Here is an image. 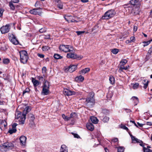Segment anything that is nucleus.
Instances as JSON below:
<instances>
[{"mask_svg": "<svg viewBox=\"0 0 152 152\" xmlns=\"http://www.w3.org/2000/svg\"><path fill=\"white\" fill-rule=\"evenodd\" d=\"M94 94L93 92H90L89 94V97L86 98L85 103L88 107H91L95 103V99L94 98Z\"/></svg>", "mask_w": 152, "mask_h": 152, "instance_id": "1", "label": "nucleus"}, {"mask_svg": "<svg viewBox=\"0 0 152 152\" xmlns=\"http://www.w3.org/2000/svg\"><path fill=\"white\" fill-rule=\"evenodd\" d=\"M14 145L11 142H6L0 145V151H7L9 150L13 149Z\"/></svg>", "mask_w": 152, "mask_h": 152, "instance_id": "2", "label": "nucleus"}, {"mask_svg": "<svg viewBox=\"0 0 152 152\" xmlns=\"http://www.w3.org/2000/svg\"><path fill=\"white\" fill-rule=\"evenodd\" d=\"M15 115L16 119H19L20 124H23L26 119V114H22L21 112L17 111L15 112Z\"/></svg>", "mask_w": 152, "mask_h": 152, "instance_id": "3", "label": "nucleus"}, {"mask_svg": "<svg viewBox=\"0 0 152 152\" xmlns=\"http://www.w3.org/2000/svg\"><path fill=\"white\" fill-rule=\"evenodd\" d=\"M68 52L66 55V57L68 58L80 60L83 57V56L77 55L75 53L73 49L72 51H71V52Z\"/></svg>", "mask_w": 152, "mask_h": 152, "instance_id": "4", "label": "nucleus"}, {"mask_svg": "<svg viewBox=\"0 0 152 152\" xmlns=\"http://www.w3.org/2000/svg\"><path fill=\"white\" fill-rule=\"evenodd\" d=\"M20 56V61L23 64L26 63L28 59L27 53L25 50H22L19 52Z\"/></svg>", "mask_w": 152, "mask_h": 152, "instance_id": "5", "label": "nucleus"}, {"mask_svg": "<svg viewBox=\"0 0 152 152\" xmlns=\"http://www.w3.org/2000/svg\"><path fill=\"white\" fill-rule=\"evenodd\" d=\"M115 14V12L113 10H110L105 13L102 17L103 19H108L113 17Z\"/></svg>", "mask_w": 152, "mask_h": 152, "instance_id": "6", "label": "nucleus"}, {"mask_svg": "<svg viewBox=\"0 0 152 152\" xmlns=\"http://www.w3.org/2000/svg\"><path fill=\"white\" fill-rule=\"evenodd\" d=\"M59 49L61 51L67 53L71 52V51H72L73 48L72 47L71 45H62L59 46Z\"/></svg>", "mask_w": 152, "mask_h": 152, "instance_id": "7", "label": "nucleus"}, {"mask_svg": "<svg viewBox=\"0 0 152 152\" xmlns=\"http://www.w3.org/2000/svg\"><path fill=\"white\" fill-rule=\"evenodd\" d=\"M65 71L66 72H72L77 68V66L75 65H70L69 66L65 67Z\"/></svg>", "mask_w": 152, "mask_h": 152, "instance_id": "8", "label": "nucleus"}, {"mask_svg": "<svg viewBox=\"0 0 152 152\" xmlns=\"http://www.w3.org/2000/svg\"><path fill=\"white\" fill-rule=\"evenodd\" d=\"M9 39L10 42L13 44L17 45L19 42L15 36L13 34H11L9 37Z\"/></svg>", "mask_w": 152, "mask_h": 152, "instance_id": "9", "label": "nucleus"}, {"mask_svg": "<svg viewBox=\"0 0 152 152\" xmlns=\"http://www.w3.org/2000/svg\"><path fill=\"white\" fill-rule=\"evenodd\" d=\"M40 7H39L38 8H34L33 10H31L29 11V12L30 13L34 15H40L42 13L41 11L40 10Z\"/></svg>", "mask_w": 152, "mask_h": 152, "instance_id": "10", "label": "nucleus"}, {"mask_svg": "<svg viewBox=\"0 0 152 152\" xmlns=\"http://www.w3.org/2000/svg\"><path fill=\"white\" fill-rule=\"evenodd\" d=\"M10 29L9 25L7 24L1 27L0 28V31L1 33L5 34L8 32L9 31Z\"/></svg>", "mask_w": 152, "mask_h": 152, "instance_id": "11", "label": "nucleus"}, {"mask_svg": "<svg viewBox=\"0 0 152 152\" xmlns=\"http://www.w3.org/2000/svg\"><path fill=\"white\" fill-rule=\"evenodd\" d=\"M63 93L65 95L70 96L74 95L76 94L75 92L71 91L67 89H64Z\"/></svg>", "mask_w": 152, "mask_h": 152, "instance_id": "12", "label": "nucleus"}, {"mask_svg": "<svg viewBox=\"0 0 152 152\" xmlns=\"http://www.w3.org/2000/svg\"><path fill=\"white\" fill-rule=\"evenodd\" d=\"M19 139L21 145L23 146H25L27 139L26 137L24 136H22L20 137Z\"/></svg>", "mask_w": 152, "mask_h": 152, "instance_id": "13", "label": "nucleus"}, {"mask_svg": "<svg viewBox=\"0 0 152 152\" xmlns=\"http://www.w3.org/2000/svg\"><path fill=\"white\" fill-rule=\"evenodd\" d=\"M90 70V69L89 68H86L84 69H82L79 71V73L81 75H84L87 73Z\"/></svg>", "mask_w": 152, "mask_h": 152, "instance_id": "14", "label": "nucleus"}, {"mask_svg": "<svg viewBox=\"0 0 152 152\" xmlns=\"http://www.w3.org/2000/svg\"><path fill=\"white\" fill-rule=\"evenodd\" d=\"M87 129L89 130L92 131L94 130V127L93 125L91 123H87L86 125Z\"/></svg>", "mask_w": 152, "mask_h": 152, "instance_id": "15", "label": "nucleus"}, {"mask_svg": "<svg viewBox=\"0 0 152 152\" xmlns=\"http://www.w3.org/2000/svg\"><path fill=\"white\" fill-rule=\"evenodd\" d=\"M84 80V77L81 75L77 76L75 78V80L77 82H82Z\"/></svg>", "mask_w": 152, "mask_h": 152, "instance_id": "16", "label": "nucleus"}, {"mask_svg": "<svg viewBox=\"0 0 152 152\" xmlns=\"http://www.w3.org/2000/svg\"><path fill=\"white\" fill-rule=\"evenodd\" d=\"M55 1L57 2L56 5L57 7L60 9H63V4L61 1L60 0H55Z\"/></svg>", "mask_w": 152, "mask_h": 152, "instance_id": "17", "label": "nucleus"}, {"mask_svg": "<svg viewBox=\"0 0 152 152\" xmlns=\"http://www.w3.org/2000/svg\"><path fill=\"white\" fill-rule=\"evenodd\" d=\"M60 152H68L67 147L64 145H61Z\"/></svg>", "mask_w": 152, "mask_h": 152, "instance_id": "18", "label": "nucleus"}, {"mask_svg": "<svg viewBox=\"0 0 152 152\" xmlns=\"http://www.w3.org/2000/svg\"><path fill=\"white\" fill-rule=\"evenodd\" d=\"M149 81L146 79H144L143 80L142 83L144 85L143 88L145 89L147 88L148 86Z\"/></svg>", "mask_w": 152, "mask_h": 152, "instance_id": "19", "label": "nucleus"}, {"mask_svg": "<svg viewBox=\"0 0 152 152\" xmlns=\"http://www.w3.org/2000/svg\"><path fill=\"white\" fill-rule=\"evenodd\" d=\"M50 91L49 89L43 88L41 92L42 94L44 95H47L49 94Z\"/></svg>", "mask_w": 152, "mask_h": 152, "instance_id": "20", "label": "nucleus"}, {"mask_svg": "<svg viewBox=\"0 0 152 152\" xmlns=\"http://www.w3.org/2000/svg\"><path fill=\"white\" fill-rule=\"evenodd\" d=\"M32 81L33 84L34 86L35 87L38 86L40 84V83L39 81L33 78H32Z\"/></svg>", "mask_w": 152, "mask_h": 152, "instance_id": "21", "label": "nucleus"}, {"mask_svg": "<svg viewBox=\"0 0 152 152\" xmlns=\"http://www.w3.org/2000/svg\"><path fill=\"white\" fill-rule=\"evenodd\" d=\"M90 119L91 121L94 124H96L98 122V120L96 117L94 116L91 117Z\"/></svg>", "mask_w": 152, "mask_h": 152, "instance_id": "22", "label": "nucleus"}, {"mask_svg": "<svg viewBox=\"0 0 152 152\" xmlns=\"http://www.w3.org/2000/svg\"><path fill=\"white\" fill-rule=\"evenodd\" d=\"M131 137L132 141H135L136 142L138 143H142V142L141 140H140L132 136V135H131Z\"/></svg>", "mask_w": 152, "mask_h": 152, "instance_id": "23", "label": "nucleus"}, {"mask_svg": "<svg viewBox=\"0 0 152 152\" xmlns=\"http://www.w3.org/2000/svg\"><path fill=\"white\" fill-rule=\"evenodd\" d=\"M9 6L10 7V10H15V5L13 4V3L10 1L9 2Z\"/></svg>", "mask_w": 152, "mask_h": 152, "instance_id": "24", "label": "nucleus"}, {"mask_svg": "<svg viewBox=\"0 0 152 152\" xmlns=\"http://www.w3.org/2000/svg\"><path fill=\"white\" fill-rule=\"evenodd\" d=\"M131 100L134 101L135 104L137 105L139 102V99L136 96H133L132 97Z\"/></svg>", "mask_w": 152, "mask_h": 152, "instance_id": "25", "label": "nucleus"}, {"mask_svg": "<svg viewBox=\"0 0 152 152\" xmlns=\"http://www.w3.org/2000/svg\"><path fill=\"white\" fill-rule=\"evenodd\" d=\"M50 85L48 82L45 81L42 87L43 88L49 89V88Z\"/></svg>", "mask_w": 152, "mask_h": 152, "instance_id": "26", "label": "nucleus"}, {"mask_svg": "<svg viewBox=\"0 0 152 152\" xmlns=\"http://www.w3.org/2000/svg\"><path fill=\"white\" fill-rule=\"evenodd\" d=\"M16 131L17 130L16 128L13 129L12 128V129H9L8 132L10 134H12L13 133L16 132Z\"/></svg>", "mask_w": 152, "mask_h": 152, "instance_id": "27", "label": "nucleus"}, {"mask_svg": "<svg viewBox=\"0 0 152 152\" xmlns=\"http://www.w3.org/2000/svg\"><path fill=\"white\" fill-rule=\"evenodd\" d=\"M138 1L137 0H131L129 2V4L134 6L136 4V3H137Z\"/></svg>", "mask_w": 152, "mask_h": 152, "instance_id": "28", "label": "nucleus"}, {"mask_svg": "<svg viewBox=\"0 0 152 152\" xmlns=\"http://www.w3.org/2000/svg\"><path fill=\"white\" fill-rule=\"evenodd\" d=\"M61 116L64 120L66 121H69L71 119V117L66 116L64 114H62Z\"/></svg>", "mask_w": 152, "mask_h": 152, "instance_id": "29", "label": "nucleus"}, {"mask_svg": "<svg viewBox=\"0 0 152 152\" xmlns=\"http://www.w3.org/2000/svg\"><path fill=\"white\" fill-rule=\"evenodd\" d=\"M109 80L110 81V83L111 84H113L114 83L115 79L113 76H110Z\"/></svg>", "mask_w": 152, "mask_h": 152, "instance_id": "30", "label": "nucleus"}, {"mask_svg": "<svg viewBox=\"0 0 152 152\" xmlns=\"http://www.w3.org/2000/svg\"><path fill=\"white\" fill-rule=\"evenodd\" d=\"M54 57L56 59H61L62 58V56L57 54H55L54 55Z\"/></svg>", "mask_w": 152, "mask_h": 152, "instance_id": "31", "label": "nucleus"}, {"mask_svg": "<svg viewBox=\"0 0 152 152\" xmlns=\"http://www.w3.org/2000/svg\"><path fill=\"white\" fill-rule=\"evenodd\" d=\"M4 121L0 120V128L1 129V127H3V126H4V127H5L6 126V124H5Z\"/></svg>", "mask_w": 152, "mask_h": 152, "instance_id": "32", "label": "nucleus"}, {"mask_svg": "<svg viewBox=\"0 0 152 152\" xmlns=\"http://www.w3.org/2000/svg\"><path fill=\"white\" fill-rule=\"evenodd\" d=\"M127 62V61L126 59H124L120 62V65H124Z\"/></svg>", "mask_w": 152, "mask_h": 152, "instance_id": "33", "label": "nucleus"}, {"mask_svg": "<svg viewBox=\"0 0 152 152\" xmlns=\"http://www.w3.org/2000/svg\"><path fill=\"white\" fill-rule=\"evenodd\" d=\"M124 148L122 147H119L118 148V152H124Z\"/></svg>", "mask_w": 152, "mask_h": 152, "instance_id": "34", "label": "nucleus"}, {"mask_svg": "<svg viewBox=\"0 0 152 152\" xmlns=\"http://www.w3.org/2000/svg\"><path fill=\"white\" fill-rule=\"evenodd\" d=\"M139 85V84L138 83H135L133 84L132 86L133 88L134 89H136L138 88Z\"/></svg>", "mask_w": 152, "mask_h": 152, "instance_id": "35", "label": "nucleus"}, {"mask_svg": "<svg viewBox=\"0 0 152 152\" xmlns=\"http://www.w3.org/2000/svg\"><path fill=\"white\" fill-rule=\"evenodd\" d=\"M143 150L144 152H152V151L151 150L145 147L143 148Z\"/></svg>", "mask_w": 152, "mask_h": 152, "instance_id": "36", "label": "nucleus"}, {"mask_svg": "<svg viewBox=\"0 0 152 152\" xmlns=\"http://www.w3.org/2000/svg\"><path fill=\"white\" fill-rule=\"evenodd\" d=\"M109 118L105 116L103 119V121L104 122H107L109 120Z\"/></svg>", "mask_w": 152, "mask_h": 152, "instance_id": "37", "label": "nucleus"}, {"mask_svg": "<svg viewBox=\"0 0 152 152\" xmlns=\"http://www.w3.org/2000/svg\"><path fill=\"white\" fill-rule=\"evenodd\" d=\"M10 60L8 58H6L4 59L3 60V62L4 64H7L9 63Z\"/></svg>", "mask_w": 152, "mask_h": 152, "instance_id": "38", "label": "nucleus"}, {"mask_svg": "<svg viewBox=\"0 0 152 152\" xmlns=\"http://www.w3.org/2000/svg\"><path fill=\"white\" fill-rule=\"evenodd\" d=\"M29 118H30V121H34L35 118L34 115L32 114L29 115Z\"/></svg>", "mask_w": 152, "mask_h": 152, "instance_id": "39", "label": "nucleus"}, {"mask_svg": "<svg viewBox=\"0 0 152 152\" xmlns=\"http://www.w3.org/2000/svg\"><path fill=\"white\" fill-rule=\"evenodd\" d=\"M112 52L114 54H116L118 52V50L117 49H114L112 50Z\"/></svg>", "mask_w": 152, "mask_h": 152, "instance_id": "40", "label": "nucleus"}, {"mask_svg": "<svg viewBox=\"0 0 152 152\" xmlns=\"http://www.w3.org/2000/svg\"><path fill=\"white\" fill-rule=\"evenodd\" d=\"M120 127L121 128L124 129L126 130L127 131H128L129 130L128 128L124 125L121 124V125Z\"/></svg>", "mask_w": 152, "mask_h": 152, "instance_id": "41", "label": "nucleus"}, {"mask_svg": "<svg viewBox=\"0 0 152 152\" xmlns=\"http://www.w3.org/2000/svg\"><path fill=\"white\" fill-rule=\"evenodd\" d=\"M42 50L43 51H47L49 49V47L47 46H44L42 47Z\"/></svg>", "mask_w": 152, "mask_h": 152, "instance_id": "42", "label": "nucleus"}, {"mask_svg": "<svg viewBox=\"0 0 152 152\" xmlns=\"http://www.w3.org/2000/svg\"><path fill=\"white\" fill-rule=\"evenodd\" d=\"M150 43H151V41H148L147 42H143V43H144V44L143 45V46L144 47L147 46Z\"/></svg>", "mask_w": 152, "mask_h": 152, "instance_id": "43", "label": "nucleus"}, {"mask_svg": "<svg viewBox=\"0 0 152 152\" xmlns=\"http://www.w3.org/2000/svg\"><path fill=\"white\" fill-rule=\"evenodd\" d=\"M85 31H76V33L78 35H80L83 34L85 33Z\"/></svg>", "mask_w": 152, "mask_h": 152, "instance_id": "44", "label": "nucleus"}, {"mask_svg": "<svg viewBox=\"0 0 152 152\" xmlns=\"http://www.w3.org/2000/svg\"><path fill=\"white\" fill-rule=\"evenodd\" d=\"M46 31V30L45 28H42L39 30V32L41 33H43Z\"/></svg>", "mask_w": 152, "mask_h": 152, "instance_id": "45", "label": "nucleus"}, {"mask_svg": "<svg viewBox=\"0 0 152 152\" xmlns=\"http://www.w3.org/2000/svg\"><path fill=\"white\" fill-rule=\"evenodd\" d=\"M31 110V109L29 107H26L25 110L26 111V113H27L29 112Z\"/></svg>", "mask_w": 152, "mask_h": 152, "instance_id": "46", "label": "nucleus"}, {"mask_svg": "<svg viewBox=\"0 0 152 152\" xmlns=\"http://www.w3.org/2000/svg\"><path fill=\"white\" fill-rule=\"evenodd\" d=\"M29 91V88H26V89L24 90L23 92V94H24L28 92Z\"/></svg>", "mask_w": 152, "mask_h": 152, "instance_id": "47", "label": "nucleus"}, {"mask_svg": "<svg viewBox=\"0 0 152 152\" xmlns=\"http://www.w3.org/2000/svg\"><path fill=\"white\" fill-rule=\"evenodd\" d=\"M37 56L41 58H44L45 56L43 54H40L39 53H38L37 54Z\"/></svg>", "mask_w": 152, "mask_h": 152, "instance_id": "48", "label": "nucleus"}, {"mask_svg": "<svg viewBox=\"0 0 152 152\" xmlns=\"http://www.w3.org/2000/svg\"><path fill=\"white\" fill-rule=\"evenodd\" d=\"M46 71V68L45 67H43L42 69V72L43 73H45Z\"/></svg>", "mask_w": 152, "mask_h": 152, "instance_id": "49", "label": "nucleus"}, {"mask_svg": "<svg viewBox=\"0 0 152 152\" xmlns=\"http://www.w3.org/2000/svg\"><path fill=\"white\" fill-rule=\"evenodd\" d=\"M71 17V16H66L64 17L65 19L67 21V22H69V17Z\"/></svg>", "mask_w": 152, "mask_h": 152, "instance_id": "50", "label": "nucleus"}, {"mask_svg": "<svg viewBox=\"0 0 152 152\" xmlns=\"http://www.w3.org/2000/svg\"><path fill=\"white\" fill-rule=\"evenodd\" d=\"M152 52V46L149 49L148 53L149 54V56H151V53Z\"/></svg>", "mask_w": 152, "mask_h": 152, "instance_id": "51", "label": "nucleus"}, {"mask_svg": "<svg viewBox=\"0 0 152 152\" xmlns=\"http://www.w3.org/2000/svg\"><path fill=\"white\" fill-rule=\"evenodd\" d=\"M14 3H17L19 1V0H11L10 1Z\"/></svg>", "mask_w": 152, "mask_h": 152, "instance_id": "52", "label": "nucleus"}, {"mask_svg": "<svg viewBox=\"0 0 152 152\" xmlns=\"http://www.w3.org/2000/svg\"><path fill=\"white\" fill-rule=\"evenodd\" d=\"M112 141L113 142H115L118 141V139L117 138H115L113 139L112 140Z\"/></svg>", "mask_w": 152, "mask_h": 152, "instance_id": "53", "label": "nucleus"}, {"mask_svg": "<svg viewBox=\"0 0 152 152\" xmlns=\"http://www.w3.org/2000/svg\"><path fill=\"white\" fill-rule=\"evenodd\" d=\"M4 10L2 9H0V17H1L3 15Z\"/></svg>", "mask_w": 152, "mask_h": 152, "instance_id": "54", "label": "nucleus"}, {"mask_svg": "<svg viewBox=\"0 0 152 152\" xmlns=\"http://www.w3.org/2000/svg\"><path fill=\"white\" fill-rule=\"evenodd\" d=\"M135 40V38L134 37H131L130 38V41L131 42H134Z\"/></svg>", "mask_w": 152, "mask_h": 152, "instance_id": "55", "label": "nucleus"}, {"mask_svg": "<svg viewBox=\"0 0 152 152\" xmlns=\"http://www.w3.org/2000/svg\"><path fill=\"white\" fill-rule=\"evenodd\" d=\"M40 2V1H36V2L34 5L36 7H38L39 6Z\"/></svg>", "mask_w": 152, "mask_h": 152, "instance_id": "56", "label": "nucleus"}, {"mask_svg": "<svg viewBox=\"0 0 152 152\" xmlns=\"http://www.w3.org/2000/svg\"><path fill=\"white\" fill-rule=\"evenodd\" d=\"M73 135L74 136V137L75 138H79L80 137L77 134L73 133Z\"/></svg>", "mask_w": 152, "mask_h": 152, "instance_id": "57", "label": "nucleus"}, {"mask_svg": "<svg viewBox=\"0 0 152 152\" xmlns=\"http://www.w3.org/2000/svg\"><path fill=\"white\" fill-rule=\"evenodd\" d=\"M38 79L42 81L43 80V77L42 76H38Z\"/></svg>", "mask_w": 152, "mask_h": 152, "instance_id": "58", "label": "nucleus"}, {"mask_svg": "<svg viewBox=\"0 0 152 152\" xmlns=\"http://www.w3.org/2000/svg\"><path fill=\"white\" fill-rule=\"evenodd\" d=\"M17 124L16 123H14L12 125V128L14 129L16 128V126H17Z\"/></svg>", "mask_w": 152, "mask_h": 152, "instance_id": "59", "label": "nucleus"}, {"mask_svg": "<svg viewBox=\"0 0 152 152\" xmlns=\"http://www.w3.org/2000/svg\"><path fill=\"white\" fill-rule=\"evenodd\" d=\"M137 26H134L133 29H134V31H136L137 30Z\"/></svg>", "mask_w": 152, "mask_h": 152, "instance_id": "60", "label": "nucleus"}, {"mask_svg": "<svg viewBox=\"0 0 152 152\" xmlns=\"http://www.w3.org/2000/svg\"><path fill=\"white\" fill-rule=\"evenodd\" d=\"M120 68H121V69L125 70V66H124V65H120Z\"/></svg>", "mask_w": 152, "mask_h": 152, "instance_id": "61", "label": "nucleus"}, {"mask_svg": "<svg viewBox=\"0 0 152 152\" xmlns=\"http://www.w3.org/2000/svg\"><path fill=\"white\" fill-rule=\"evenodd\" d=\"M137 124L138 126L140 127H142L143 126V124H140L139 122H137Z\"/></svg>", "mask_w": 152, "mask_h": 152, "instance_id": "62", "label": "nucleus"}, {"mask_svg": "<svg viewBox=\"0 0 152 152\" xmlns=\"http://www.w3.org/2000/svg\"><path fill=\"white\" fill-rule=\"evenodd\" d=\"M147 125L149 126L152 125V123L151 122H147Z\"/></svg>", "mask_w": 152, "mask_h": 152, "instance_id": "63", "label": "nucleus"}, {"mask_svg": "<svg viewBox=\"0 0 152 152\" xmlns=\"http://www.w3.org/2000/svg\"><path fill=\"white\" fill-rule=\"evenodd\" d=\"M125 42H126V44H129V43H130L131 42V41H130V40H126V41Z\"/></svg>", "mask_w": 152, "mask_h": 152, "instance_id": "64", "label": "nucleus"}]
</instances>
